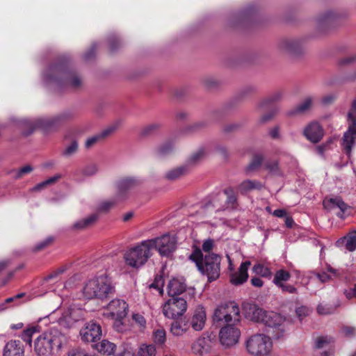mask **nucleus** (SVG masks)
<instances>
[{
    "label": "nucleus",
    "mask_w": 356,
    "mask_h": 356,
    "mask_svg": "<svg viewBox=\"0 0 356 356\" xmlns=\"http://www.w3.org/2000/svg\"><path fill=\"white\" fill-rule=\"evenodd\" d=\"M213 320L218 322L224 321L227 324L219 333L221 343L226 347L236 344L241 336V331L237 327L241 321L238 305L229 302L218 306L214 311Z\"/></svg>",
    "instance_id": "1"
},
{
    "label": "nucleus",
    "mask_w": 356,
    "mask_h": 356,
    "mask_svg": "<svg viewBox=\"0 0 356 356\" xmlns=\"http://www.w3.org/2000/svg\"><path fill=\"white\" fill-rule=\"evenodd\" d=\"M74 116L75 114L73 111L67 110L51 117L22 120L20 121V127L22 129V134L29 136L35 129H41L44 131L56 129L60 126L73 120Z\"/></svg>",
    "instance_id": "2"
},
{
    "label": "nucleus",
    "mask_w": 356,
    "mask_h": 356,
    "mask_svg": "<svg viewBox=\"0 0 356 356\" xmlns=\"http://www.w3.org/2000/svg\"><path fill=\"white\" fill-rule=\"evenodd\" d=\"M47 84H54L58 87L76 88L81 85V79L76 73L69 71L63 64L50 66L43 74Z\"/></svg>",
    "instance_id": "3"
},
{
    "label": "nucleus",
    "mask_w": 356,
    "mask_h": 356,
    "mask_svg": "<svg viewBox=\"0 0 356 356\" xmlns=\"http://www.w3.org/2000/svg\"><path fill=\"white\" fill-rule=\"evenodd\" d=\"M190 259L194 261L198 270L207 277L211 282L220 277L221 257L214 253L203 256L200 250H195L190 255Z\"/></svg>",
    "instance_id": "4"
},
{
    "label": "nucleus",
    "mask_w": 356,
    "mask_h": 356,
    "mask_svg": "<svg viewBox=\"0 0 356 356\" xmlns=\"http://www.w3.org/2000/svg\"><path fill=\"white\" fill-rule=\"evenodd\" d=\"M114 292L111 279L102 274L88 280L83 285L82 294L86 299H105Z\"/></svg>",
    "instance_id": "5"
},
{
    "label": "nucleus",
    "mask_w": 356,
    "mask_h": 356,
    "mask_svg": "<svg viewBox=\"0 0 356 356\" xmlns=\"http://www.w3.org/2000/svg\"><path fill=\"white\" fill-rule=\"evenodd\" d=\"M65 339V335L57 328L51 327L37 337L34 351L38 356H51L54 348H60Z\"/></svg>",
    "instance_id": "6"
},
{
    "label": "nucleus",
    "mask_w": 356,
    "mask_h": 356,
    "mask_svg": "<svg viewBox=\"0 0 356 356\" xmlns=\"http://www.w3.org/2000/svg\"><path fill=\"white\" fill-rule=\"evenodd\" d=\"M151 256L149 244L147 240H145L128 250L124 254V259L127 265L137 268L143 266Z\"/></svg>",
    "instance_id": "7"
},
{
    "label": "nucleus",
    "mask_w": 356,
    "mask_h": 356,
    "mask_svg": "<svg viewBox=\"0 0 356 356\" xmlns=\"http://www.w3.org/2000/svg\"><path fill=\"white\" fill-rule=\"evenodd\" d=\"M273 347L270 337L264 334H255L250 336L245 341L247 351L253 356H266Z\"/></svg>",
    "instance_id": "8"
},
{
    "label": "nucleus",
    "mask_w": 356,
    "mask_h": 356,
    "mask_svg": "<svg viewBox=\"0 0 356 356\" xmlns=\"http://www.w3.org/2000/svg\"><path fill=\"white\" fill-rule=\"evenodd\" d=\"M347 118L348 129L343 134L341 146L345 153L350 156L352 149L356 144V99L352 103Z\"/></svg>",
    "instance_id": "9"
},
{
    "label": "nucleus",
    "mask_w": 356,
    "mask_h": 356,
    "mask_svg": "<svg viewBox=\"0 0 356 356\" xmlns=\"http://www.w3.org/2000/svg\"><path fill=\"white\" fill-rule=\"evenodd\" d=\"M262 323L268 327V332L275 339L284 336L286 331V320L280 314L274 312H266Z\"/></svg>",
    "instance_id": "10"
},
{
    "label": "nucleus",
    "mask_w": 356,
    "mask_h": 356,
    "mask_svg": "<svg viewBox=\"0 0 356 356\" xmlns=\"http://www.w3.org/2000/svg\"><path fill=\"white\" fill-rule=\"evenodd\" d=\"M147 241L151 250L156 249L161 257H170L177 248L176 238L168 234Z\"/></svg>",
    "instance_id": "11"
},
{
    "label": "nucleus",
    "mask_w": 356,
    "mask_h": 356,
    "mask_svg": "<svg viewBox=\"0 0 356 356\" xmlns=\"http://www.w3.org/2000/svg\"><path fill=\"white\" fill-rule=\"evenodd\" d=\"M187 309L186 300L182 298L171 297L162 307L163 315L170 319H176L182 316Z\"/></svg>",
    "instance_id": "12"
},
{
    "label": "nucleus",
    "mask_w": 356,
    "mask_h": 356,
    "mask_svg": "<svg viewBox=\"0 0 356 356\" xmlns=\"http://www.w3.org/2000/svg\"><path fill=\"white\" fill-rule=\"evenodd\" d=\"M127 303L120 299L112 300L107 305L104 315L112 319H124L128 312Z\"/></svg>",
    "instance_id": "13"
},
{
    "label": "nucleus",
    "mask_w": 356,
    "mask_h": 356,
    "mask_svg": "<svg viewBox=\"0 0 356 356\" xmlns=\"http://www.w3.org/2000/svg\"><path fill=\"white\" fill-rule=\"evenodd\" d=\"M278 48L282 53L297 56L304 51V41L299 38L283 39L280 41Z\"/></svg>",
    "instance_id": "14"
},
{
    "label": "nucleus",
    "mask_w": 356,
    "mask_h": 356,
    "mask_svg": "<svg viewBox=\"0 0 356 356\" xmlns=\"http://www.w3.org/2000/svg\"><path fill=\"white\" fill-rule=\"evenodd\" d=\"M323 204L325 209L335 212V214L340 218H344L346 212L350 208L340 197H326Z\"/></svg>",
    "instance_id": "15"
},
{
    "label": "nucleus",
    "mask_w": 356,
    "mask_h": 356,
    "mask_svg": "<svg viewBox=\"0 0 356 356\" xmlns=\"http://www.w3.org/2000/svg\"><path fill=\"white\" fill-rule=\"evenodd\" d=\"M101 326L94 321H90L80 330L81 339L85 342L93 343L102 336Z\"/></svg>",
    "instance_id": "16"
},
{
    "label": "nucleus",
    "mask_w": 356,
    "mask_h": 356,
    "mask_svg": "<svg viewBox=\"0 0 356 356\" xmlns=\"http://www.w3.org/2000/svg\"><path fill=\"white\" fill-rule=\"evenodd\" d=\"M206 321L205 309L203 306L198 305L193 310L188 323L189 327H191L195 331H201L204 327Z\"/></svg>",
    "instance_id": "17"
},
{
    "label": "nucleus",
    "mask_w": 356,
    "mask_h": 356,
    "mask_svg": "<svg viewBox=\"0 0 356 356\" xmlns=\"http://www.w3.org/2000/svg\"><path fill=\"white\" fill-rule=\"evenodd\" d=\"M83 316V311L80 308L70 307L65 311L60 318V324L72 326L75 322L82 319Z\"/></svg>",
    "instance_id": "18"
},
{
    "label": "nucleus",
    "mask_w": 356,
    "mask_h": 356,
    "mask_svg": "<svg viewBox=\"0 0 356 356\" xmlns=\"http://www.w3.org/2000/svg\"><path fill=\"white\" fill-rule=\"evenodd\" d=\"M251 263L249 261L243 262L238 271L230 273V282L234 285H241L245 282L248 278V270Z\"/></svg>",
    "instance_id": "19"
},
{
    "label": "nucleus",
    "mask_w": 356,
    "mask_h": 356,
    "mask_svg": "<svg viewBox=\"0 0 356 356\" xmlns=\"http://www.w3.org/2000/svg\"><path fill=\"white\" fill-rule=\"evenodd\" d=\"M245 317L255 322L262 323L266 311L254 304L247 303L243 305Z\"/></svg>",
    "instance_id": "20"
},
{
    "label": "nucleus",
    "mask_w": 356,
    "mask_h": 356,
    "mask_svg": "<svg viewBox=\"0 0 356 356\" xmlns=\"http://www.w3.org/2000/svg\"><path fill=\"white\" fill-rule=\"evenodd\" d=\"M315 99L314 96L306 97L299 104L289 111L288 115L289 116H294L305 113L312 109Z\"/></svg>",
    "instance_id": "21"
},
{
    "label": "nucleus",
    "mask_w": 356,
    "mask_h": 356,
    "mask_svg": "<svg viewBox=\"0 0 356 356\" xmlns=\"http://www.w3.org/2000/svg\"><path fill=\"white\" fill-rule=\"evenodd\" d=\"M138 184V181L132 177H126L120 179L117 183L118 199H122L124 195L129 190L134 188Z\"/></svg>",
    "instance_id": "22"
},
{
    "label": "nucleus",
    "mask_w": 356,
    "mask_h": 356,
    "mask_svg": "<svg viewBox=\"0 0 356 356\" xmlns=\"http://www.w3.org/2000/svg\"><path fill=\"white\" fill-rule=\"evenodd\" d=\"M305 137L312 143H318L323 136V129L318 122H312L304 130Z\"/></svg>",
    "instance_id": "23"
},
{
    "label": "nucleus",
    "mask_w": 356,
    "mask_h": 356,
    "mask_svg": "<svg viewBox=\"0 0 356 356\" xmlns=\"http://www.w3.org/2000/svg\"><path fill=\"white\" fill-rule=\"evenodd\" d=\"M3 356H24V350L18 340H10L3 348Z\"/></svg>",
    "instance_id": "24"
},
{
    "label": "nucleus",
    "mask_w": 356,
    "mask_h": 356,
    "mask_svg": "<svg viewBox=\"0 0 356 356\" xmlns=\"http://www.w3.org/2000/svg\"><path fill=\"white\" fill-rule=\"evenodd\" d=\"M188 171L187 165L178 166L168 170L165 174V178L168 181H176L188 174Z\"/></svg>",
    "instance_id": "25"
},
{
    "label": "nucleus",
    "mask_w": 356,
    "mask_h": 356,
    "mask_svg": "<svg viewBox=\"0 0 356 356\" xmlns=\"http://www.w3.org/2000/svg\"><path fill=\"white\" fill-rule=\"evenodd\" d=\"M337 246L345 245L346 248L353 252L356 250V231L348 233L346 236L337 241Z\"/></svg>",
    "instance_id": "26"
},
{
    "label": "nucleus",
    "mask_w": 356,
    "mask_h": 356,
    "mask_svg": "<svg viewBox=\"0 0 356 356\" xmlns=\"http://www.w3.org/2000/svg\"><path fill=\"white\" fill-rule=\"evenodd\" d=\"M167 289L170 296L176 297L185 291L186 284L178 279H172L169 282Z\"/></svg>",
    "instance_id": "27"
},
{
    "label": "nucleus",
    "mask_w": 356,
    "mask_h": 356,
    "mask_svg": "<svg viewBox=\"0 0 356 356\" xmlns=\"http://www.w3.org/2000/svg\"><path fill=\"white\" fill-rule=\"evenodd\" d=\"M209 340L205 337L198 338L192 344V351L195 355H202L208 352Z\"/></svg>",
    "instance_id": "28"
},
{
    "label": "nucleus",
    "mask_w": 356,
    "mask_h": 356,
    "mask_svg": "<svg viewBox=\"0 0 356 356\" xmlns=\"http://www.w3.org/2000/svg\"><path fill=\"white\" fill-rule=\"evenodd\" d=\"M333 342V339L330 337L327 336H321L316 338L315 341V348L317 349H323L325 350L322 353V355L324 354L325 356L331 355L330 346L331 343Z\"/></svg>",
    "instance_id": "29"
},
{
    "label": "nucleus",
    "mask_w": 356,
    "mask_h": 356,
    "mask_svg": "<svg viewBox=\"0 0 356 356\" xmlns=\"http://www.w3.org/2000/svg\"><path fill=\"white\" fill-rule=\"evenodd\" d=\"M188 322L175 321L170 325V333L175 337H180L185 334L189 329Z\"/></svg>",
    "instance_id": "30"
},
{
    "label": "nucleus",
    "mask_w": 356,
    "mask_h": 356,
    "mask_svg": "<svg viewBox=\"0 0 356 356\" xmlns=\"http://www.w3.org/2000/svg\"><path fill=\"white\" fill-rule=\"evenodd\" d=\"M223 195H225V201L223 207L225 209L234 208L236 204V195L234 189L231 187H228L223 191Z\"/></svg>",
    "instance_id": "31"
},
{
    "label": "nucleus",
    "mask_w": 356,
    "mask_h": 356,
    "mask_svg": "<svg viewBox=\"0 0 356 356\" xmlns=\"http://www.w3.org/2000/svg\"><path fill=\"white\" fill-rule=\"evenodd\" d=\"M98 218V215L93 213L75 222L72 226L73 230H82L92 225Z\"/></svg>",
    "instance_id": "32"
},
{
    "label": "nucleus",
    "mask_w": 356,
    "mask_h": 356,
    "mask_svg": "<svg viewBox=\"0 0 356 356\" xmlns=\"http://www.w3.org/2000/svg\"><path fill=\"white\" fill-rule=\"evenodd\" d=\"M94 348L103 355H111L114 353L115 345L108 340H102L99 343L95 344Z\"/></svg>",
    "instance_id": "33"
},
{
    "label": "nucleus",
    "mask_w": 356,
    "mask_h": 356,
    "mask_svg": "<svg viewBox=\"0 0 356 356\" xmlns=\"http://www.w3.org/2000/svg\"><path fill=\"white\" fill-rule=\"evenodd\" d=\"M262 186H263L261 183L257 180L247 179L243 181L238 185V190L241 193H245L254 189L259 190L262 188Z\"/></svg>",
    "instance_id": "34"
},
{
    "label": "nucleus",
    "mask_w": 356,
    "mask_h": 356,
    "mask_svg": "<svg viewBox=\"0 0 356 356\" xmlns=\"http://www.w3.org/2000/svg\"><path fill=\"white\" fill-rule=\"evenodd\" d=\"M225 201V195H223V192L218 193L216 195H213L209 204H207V207H209L210 205L216 209V211H224L225 208L223 207Z\"/></svg>",
    "instance_id": "35"
},
{
    "label": "nucleus",
    "mask_w": 356,
    "mask_h": 356,
    "mask_svg": "<svg viewBox=\"0 0 356 356\" xmlns=\"http://www.w3.org/2000/svg\"><path fill=\"white\" fill-rule=\"evenodd\" d=\"M291 277V274L283 269H280L275 273L274 278L273 280V282L276 285L277 287L280 286L283 284H284L285 282H287L289 280Z\"/></svg>",
    "instance_id": "36"
},
{
    "label": "nucleus",
    "mask_w": 356,
    "mask_h": 356,
    "mask_svg": "<svg viewBox=\"0 0 356 356\" xmlns=\"http://www.w3.org/2000/svg\"><path fill=\"white\" fill-rule=\"evenodd\" d=\"M152 339L158 346H163L166 341V332L164 328L159 327L152 332Z\"/></svg>",
    "instance_id": "37"
},
{
    "label": "nucleus",
    "mask_w": 356,
    "mask_h": 356,
    "mask_svg": "<svg viewBox=\"0 0 356 356\" xmlns=\"http://www.w3.org/2000/svg\"><path fill=\"white\" fill-rule=\"evenodd\" d=\"M138 356H156V348L153 344H142L138 350Z\"/></svg>",
    "instance_id": "38"
},
{
    "label": "nucleus",
    "mask_w": 356,
    "mask_h": 356,
    "mask_svg": "<svg viewBox=\"0 0 356 356\" xmlns=\"http://www.w3.org/2000/svg\"><path fill=\"white\" fill-rule=\"evenodd\" d=\"M330 273L332 274L333 276H335L337 275V270L330 266H328L327 271L317 273L315 275L321 282L325 283L332 279Z\"/></svg>",
    "instance_id": "39"
},
{
    "label": "nucleus",
    "mask_w": 356,
    "mask_h": 356,
    "mask_svg": "<svg viewBox=\"0 0 356 356\" xmlns=\"http://www.w3.org/2000/svg\"><path fill=\"white\" fill-rule=\"evenodd\" d=\"M206 155L205 151L203 149H200L197 150L195 152H194L188 159L187 165L188 166L189 165H195L199 161H200L202 159L204 158Z\"/></svg>",
    "instance_id": "40"
},
{
    "label": "nucleus",
    "mask_w": 356,
    "mask_h": 356,
    "mask_svg": "<svg viewBox=\"0 0 356 356\" xmlns=\"http://www.w3.org/2000/svg\"><path fill=\"white\" fill-rule=\"evenodd\" d=\"M252 270L255 274L260 275L264 277H270L272 275L270 270L261 264H255L253 266Z\"/></svg>",
    "instance_id": "41"
},
{
    "label": "nucleus",
    "mask_w": 356,
    "mask_h": 356,
    "mask_svg": "<svg viewBox=\"0 0 356 356\" xmlns=\"http://www.w3.org/2000/svg\"><path fill=\"white\" fill-rule=\"evenodd\" d=\"M264 157L261 154H256L254 156L252 162L247 166L246 172H249L257 169L261 166Z\"/></svg>",
    "instance_id": "42"
},
{
    "label": "nucleus",
    "mask_w": 356,
    "mask_h": 356,
    "mask_svg": "<svg viewBox=\"0 0 356 356\" xmlns=\"http://www.w3.org/2000/svg\"><path fill=\"white\" fill-rule=\"evenodd\" d=\"M317 312L321 315H328L333 314L336 310V307L332 305L320 303L317 307Z\"/></svg>",
    "instance_id": "43"
},
{
    "label": "nucleus",
    "mask_w": 356,
    "mask_h": 356,
    "mask_svg": "<svg viewBox=\"0 0 356 356\" xmlns=\"http://www.w3.org/2000/svg\"><path fill=\"white\" fill-rule=\"evenodd\" d=\"M33 170V168L31 165H26L21 168L14 170V178L15 179H21L24 175L31 173Z\"/></svg>",
    "instance_id": "44"
},
{
    "label": "nucleus",
    "mask_w": 356,
    "mask_h": 356,
    "mask_svg": "<svg viewBox=\"0 0 356 356\" xmlns=\"http://www.w3.org/2000/svg\"><path fill=\"white\" fill-rule=\"evenodd\" d=\"M159 128L158 124H150L144 127L140 131V135L142 136H149L155 133Z\"/></svg>",
    "instance_id": "45"
},
{
    "label": "nucleus",
    "mask_w": 356,
    "mask_h": 356,
    "mask_svg": "<svg viewBox=\"0 0 356 356\" xmlns=\"http://www.w3.org/2000/svg\"><path fill=\"white\" fill-rule=\"evenodd\" d=\"M116 203V200H104L99 203L97 210L101 212H106L110 210Z\"/></svg>",
    "instance_id": "46"
},
{
    "label": "nucleus",
    "mask_w": 356,
    "mask_h": 356,
    "mask_svg": "<svg viewBox=\"0 0 356 356\" xmlns=\"http://www.w3.org/2000/svg\"><path fill=\"white\" fill-rule=\"evenodd\" d=\"M37 332V329L35 327L28 328L22 333L21 338L22 340L26 341L29 346L31 345V337L34 333Z\"/></svg>",
    "instance_id": "47"
},
{
    "label": "nucleus",
    "mask_w": 356,
    "mask_h": 356,
    "mask_svg": "<svg viewBox=\"0 0 356 356\" xmlns=\"http://www.w3.org/2000/svg\"><path fill=\"white\" fill-rule=\"evenodd\" d=\"M282 97L283 92L282 91H276L266 97L261 103L264 104L274 103L281 100Z\"/></svg>",
    "instance_id": "48"
},
{
    "label": "nucleus",
    "mask_w": 356,
    "mask_h": 356,
    "mask_svg": "<svg viewBox=\"0 0 356 356\" xmlns=\"http://www.w3.org/2000/svg\"><path fill=\"white\" fill-rule=\"evenodd\" d=\"M173 149V145L170 142H167L157 149V153L160 156H165L170 153Z\"/></svg>",
    "instance_id": "49"
},
{
    "label": "nucleus",
    "mask_w": 356,
    "mask_h": 356,
    "mask_svg": "<svg viewBox=\"0 0 356 356\" xmlns=\"http://www.w3.org/2000/svg\"><path fill=\"white\" fill-rule=\"evenodd\" d=\"M78 149V143L76 140H73L68 145L63 152V156L69 157L75 154Z\"/></svg>",
    "instance_id": "50"
},
{
    "label": "nucleus",
    "mask_w": 356,
    "mask_h": 356,
    "mask_svg": "<svg viewBox=\"0 0 356 356\" xmlns=\"http://www.w3.org/2000/svg\"><path fill=\"white\" fill-rule=\"evenodd\" d=\"M102 138L100 136L99 134H97L94 136H92L89 138H88L85 143V147L87 149H90L92 147L95 145L97 143L102 141Z\"/></svg>",
    "instance_id": "51"
},
{
    "label": "nucleus",
    "mask_w": 356,
    "mask_h": 356,
    "mask_svg": "<svg viewBox=\"0 0 356 356\" xmlns=\"http://www.w3.org/2000/svg\"><path fill=\"white\" fill-rule=\"evenodd\" d=\"M119 127V123L116 122L107 128L104 129L102 131H101L99 134L100 136L102 137V140L105 139L106 137L112 134L113 132L116 131L118 127Z\"/></svg>",
    "instance_id": "52"
},
{
    "label": "nucleus",
    "mask_w": 356,
    "mask_h": 356,
    "mask_svg": "<svg viewBox=\"0 0 356 356\" xmlns=\"http://www.w3.org/2000/svg\"><path fill=\"white\" fill-rule=\"evenodd\" d=\"M98 171V167L95 164H91L86 166L82 171L83 175L87 177H91L97 174Z\"/></svg>",
    "instance_id": "53"
},
{
    "label": "nucleus",
    "mask_w": 356,
    "mask_h": 356,
    "mask_svg": "<svg viewBox=\"0 0 356 356\" xmlns=\"http://www.w3.org/2000/svg\"><path fill=\"white\" fill-rule=\"evenodd\" d=\"M150 288H154L159 291L161 294L163 292V280L162 277H156L153 283L149 285Z\"/></svg>",
    "instance_id": "54"
},
{
    "label": "nucleus",
    "mask_w": 356,
    "mask_h": 356,
    "mask_svg": "<svg viewBox=\"0 0 356 356\" xmlns=\"http://www.w3.org/2000/svg\"><path fill=\"white\" fill-rule=\"evenodd\" d=\"M54 241V238L52 236H48L44 240L39 242L35 247L34 250L35 251H39L41 250L48 245H49L52 241Z\"/></svg>",
    "instance_id": "55"
},
{
    "label": "nucleus",
    "mask_w": 356,
    "mask_h": 356,
    "mask_svg": "<svg viewBox=\"0 0 356 356\" xmlns=\"http://www.w3.org/2000/svg\"><path fill=\"white\" fill-rule=\"evenodd\" d=\"M214 246V241L209 238L205 240L202 245V250L208 254H211L210 252L213 250Z\"/></svg>",
    "instance_id": "56"
},
{
    "label": "nucleus",
    "mask_w": 356,
    "mask_h": 356,
    "mask_svg": "<svg viewBox=\"0 0 356 356\" xmlns=\"http://www.w3.org/2000/svg\"><path fill=\"white\" fill-rule=\"evenodd\" d=\"M309 309L306 306H300L296 308V313L298 318L302 320V318L305 317L309 314Z\"/></svg>",
    "instance_id": "57"
},
{
    "label": "nucleus",
    "mask_w": 356,
    "mask_h": 356,
    "mask_svg": "<svg viewBox=\"0 0 356 356\" xmlns=\"http://www.w3.org/2000/svg\"><path fill=\"white\" fill-rule=\"evenodd\" d=\"M68 356H98L87 353L81 349H72L68 353Z\"/></svg>",
    "instance_id": "58"
},
{
    "label": "nucleus",
    "mask_w": 356,
    "mask_h": 356,
    "mask_svg": "<svg viewBox=\"0 0 356 356\" xmlns=\"http://www.w3.org/2000/svg\"><path fill=\"white\" fill-rule=\"evenodd\" d=\"M265 166L266 169L273 174H277L279 172L278 163L275 161L266 163Z\"/></svg>",
    "instance_id": "59"
},
{
    "label": "nucleus",
    "mask_w": 356,
    "mask_h": 356,
    "mask_svg": "<svg viewBox=\"0 0 356 356\" xmlns=\"http://www.w3.org/2000/svg\"><path fill=\"white\" fill-rule=\"evenodd\" d=\"M279 288H280L282 289V292H286V293H297V289L293 286V285H291V284H283L282 285H281L280 286H279Z\"/></svg>",
    "instance_id": "60"
},
{
    "label": "nucleus",
    "mask_w": 356,
    "mask_h": 356,
    "mask_svg": "<svg viewBox=\"0 0 356 356\" xmlns=\"http://www.w3.org/2000/svg\"><path fill=\"white\" fill-rule=\"evenodd\" d=\"M333 17H334L333 13L331 12H329V13H326L324 16L320 17L318 19V24L319 27H323L324 25V23L327 24V22L330 19L333 18Z\"/></svg>",
    "instance_id": "61"
},
{
    "label": "nucleus",
    "mask_w": 356,
    "mask_h": 356,
    "mask_svg": "<svg viewBox=\"0 0 356 356\" xmlns=\"http://www.w3.org/2000/svg\"><path fill=\"white\" fill-rule=\"evenodd\" d=\"M133 320L138 324L139 326L144 327L146 325V321L143 316L139 314H133Z\"/></svg>",
    "instance_id": "62"
},
{
    "label": "nucleus",
    "mask_w": 356,
    "mask_h": 356,
    "mask_svg": "<svg viewBox=\"0 0 356 356\" xmlns=\"http://www.w3.org/2000/svg\"><path fill=\"white\" fill-rule=\"evenodd\" d=\"M336 99V95L334 94H330L324 96L321 99V103L323 105H328L332 104Z\"/></svg>",
    "instance_id": "63"
},
{
    "label": "nucleus",
    "mask_w": 356,
    "mask_h": 356,
    "mask_svg": "<svg viewBox=\"0 0 356 356\" xmlns=\"http://www.w3.org/2000/svg\"><path fill=\"white\" fill-rule=\"evenodd\" d=\"M354 62H356V55L349 56H347L346 58L341 59L339 61V64L341 65H348L350 63H353Z\"/></svg>",
    "instance_id": "64"
}]
</instances>
